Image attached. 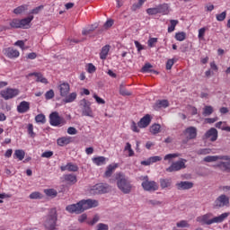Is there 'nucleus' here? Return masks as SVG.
<instances>
[{
	"label": "nucleus",
	"instance_id": "69168bd1",
	"mask_svg": "<svg viewBox=\"0 0 230 230\" xmlns=\"http://www.w3.org/2000/svg\"><path fill=\"white\" fill-rule=\"evenodd\" d=\"M97 230H109V226L103 223H100L97 225Z\"/></svg>",
	"mask_w": 230,
	"mask_h": 230
},
{
	"label": "nucleus",
	"instance_id": "a211bd4d",
	"mask_svg": "<svg viewBox=\"0 0 230 230\" xmlns=\"http://www.w3.org/2000/svg\"><path fill=\"white\" fill-rule=\"evenodd\" d=\"M221 157H226V159H221V161H226V162H221L217 164L218 168L221 170H224L225 172H230V157L228 155H222Z\"/></svg>",
	"mask_w": 230,
	"mask_h": 230
},
{
	"label": "nucleus",
	"instance_id": "de8ad7c7",
	"mask_svg": "<svg viewBox=\"0 0 230 230\" xmlns=\"http://www.w3.org/2000/svg\"><path fill=\"white\" fill-rule=\"evenodd\" d=\"M206 27H202L201 29L199 30V34H198V39L199 40H204V36L206 35Z\"/></svg>",
	"mask_w": 230,
	"mask_h": 230
},
{
	"label": "nucleus",
	"instance_id": "39448f33",
	"mask_svg": "<svg viewBox=\"0 0 230 230\" xmlns=\"http://www.w3.org/2000/svg\"><path fill=\"white\" fill-rule=\"evenodd\" d=\"M58 220L57 210H51L49 214L45 217L44 227L47 230H57Z\"/></svg>",
	"mask_w": 230,
	"mask_h": 230
},
{
	"label": "nucleus",
	"instance_id": "bf43d9fd",
	"mask_svg": "<svg viewBox=\"0 0 230 230\" xmlns=\"http://www.w3.org/2000/svg\"><path fill=\"white\" fill-rule=\"evenodd\" d=\"M28 134L31 137H35V133L33 132V124L28 125Z\"/></svg>",
	"mask_w": 230,
	"mask_h": 230
},
{
	"label": "nucleus",
	"instance_id": "6ab92c4d",
	"mask_svg": "<svg viewBox=\"0 0 230 230\" xmlns=\"http://www.w3.org/2000/svg\"><path fill=\"white\" fill-rule=\"evenodd\" d=\"M61 172H78L79 168L76 164L67 163L66 165L60 166Z\"/></svg>",
	"mask_w": 230,
	"mask_h": 230
},
{
	"label": "nucleus",
	"instance_id": "4be33fe9",
	"mask_svg": "<svg viewBox=\"0 0 230 230\" xmlns=\"http://www.w3.org/2000/svg\"><path fill=\"white\" fill-rule=\"evenodd\" d=\"M167 107H170V102L168 100H158L154 105L155 111H159V109H166Z\"/></svg>",
	"mask_w": 230,
	"mask_h": 230
},
{
	"label": "nucleus",
	"instance_id": "13d9d810",
	"mask_svg": "<svg viewBox=\"0 0 230 230\" xmlns=\"http://www.w3.org/2000/svg\"><path fill=\"white\" fill-rule=\"evenodd\" d=\"M216 121H218V117L216 118H207L205 119V123H208V125H211L213 123H216Z\"/></svg>",
	"mask_w": 230,
	"mask_h": 230
},
{
	"label": "nucleus",
	"instance_id": "58836bf2",
	"mask_svg": "<svg viewBox=\"0 0 230 230\" xmlns=\"http://www.w3.org/2000/svg\"><path fill=\"white\" fill-rule=\"evenodd\" d=\"M174 39L179 42H182L183 40H186V32L184 31L176 32Z\"/></svg>",
	"mask_w": 230,
	"mask_h": 230
},
{
	"label": "nucleus",
	"instance_id": "aec40b11",
	"mask_svg": "<svg viewBox=\"0 0 230 230\" xmlns=\"http://www.w3.org/2000/svg\"><path fill=\"white\" fill-rule=\"evenodd\" d=\"M28 111H30V102L26 101L21 102L17 106V112H19V114H26Z\"/></svg>",
	"mask_w": 230,
	"mask_h": 230
},
{
	"label": "nucleus",
	"instance_id": "37998d69",
	"mask_svg": "<svg viewBox=\"0 0 230 230\" xmlns=\"http://www.w3.org/2000/svg\"><path fill=\"white\" fill-rule=\"evenodd\" d=\"M146 13H147V15H157V13H159V10H158L157 6L152 7V8H147Z\"/></svg>",
	"mask_w": 230,
	"mask_h": 230
},
{
	"label": "nucleus",
	"instance_id": "774afa93",
	"mask_svg": "<svg viewBox=\"0 0 230 230\" xmlns=\"http://www.w3.org/2000/svg\"><path fill=\"white\" fill-rule=\"evenodd\" d=\"M14 46H18L19 48H21V49H24V41L22 40H17L14 43Z\"/></svg>",
	"mask_w": 230,
	"mask_h": 230
},
{
	"label": "nucleus",
	"instance_id": "9d476101",
	"mask_svg": "<svg viewBox=\"0 0 230 230\" xmlns=\"http://www.w3.org/2000/svg\"><path fill=\"white\" fill-rule=\"evenodd\" d=\"M186 163H188V160L181 158L179 161L172 163L171 166L166 169V172H169V173H172V172H179V170L186 168Z\"/></svg>",
	"mask_w": 230,
	"mask_h": 230
},
{
	"label": "nucleus",
	"instance_id": "864d4df0",
	"mask_svg": "<svg viewBox=\"0 0 230 230\" xmlns=\"http://www.w3.org/2000/svg\"><path fill=\"white\" fill-rule=\"evenodd\" d=\"M157 44V38H150L147 41V46L149 48H154Z\"/></svg>",
	"mask_w": 230,
	"mask_h": 230
},
{
	"label": "nucleus",
	"instance_id": "423d86ee",
	"mask_svg": "<svg viewBox=\"0 0 230 230\" xmlns=\"http://www.w3.org/2000/svg\"><path fill=\"white\" fill-rule=\"evenodd\" d=\"M33 21V16H29L27 18L19 20L17 18L13 19L10 22L11 28L14 29H22V30H28V27L30 26V23Z\"/></svg>",
	"mask_w": 230,
	"mask_h": 230
},
{
	"label": "nucleus",
	"instance_id": "473e14b6",
	"mask_svg": "<svg viewBox=\"0 0 230 230\" xmlns=\"http://www.w3.org/2000/svg\"><path fill=\"white\" fill-rule=\"evenodd\" d=\"M26 156V152L22 149H16L13 154V159H18L19 161H22Z\"/></svg>",
	"mask_w": 230,
	"mask_h": 230
},
{
	"label": "nucleus",
	"instance_id": "a878e982",
	"mask_svg": "<svg viewBox=\"0 0 230 230\" xmlns=\"http://www.w3.org/2000/svg\"><path fill=\"white\" fill-rule=\"evenodd\" d=\"M172 178H161L160 179V187L162 190H166V188H172Z\"/></svg>",
	"mask_w": 230,
	"mask_h": 230
},
{
	"label": "nucleus",
	"instance_id": "72a5a7b5",
	"mask_svg": "<svg viewBox=\"0 0 230 230\" xmlns=\"http://www.w3.org/2000/svg\"><path fill=\"white\" fill-rule=\"evenodd\" d=\"M119 94L121 96H132V92L127 90V88H125V84H121L119 85Z\"/></svg>",
	"mask_w": 230,
	"mask_h": 230
},
{
	"label": "nucleus",
	"instance_id": "4468645a",
	"mask_svg": "<svg viewBox=\"0 0 230 230\" xmlns=\"http://www.w3.org/2000/svg\"><path fill=\"white\" fill-rule=\"evenodd\" d=\"M109 191V187L103 185V183H98L90 188V193L92 195H100L102 193H107Z\"/></svg>",
	"mask_w": 230,
	"mask_h": 230
},
{
	"label": "nucleus",
	"instance_id": "680f3d73",
	"mask_svg": "<svg viewBox=\"0 0 230 230\" xmlns=\"http://www.w3.org/2000/svg\"><path fill=\"white\" fill-rule=\"evenodd\" d=\"M67 134H69L70 136H75L76 134H78V130H76L75 128L73 127H69L67 128Z\"/></svg>",
	"mask_w": 230,
	"mask_h": 230
},
{
	"label": "nucleus",
	"instance_id": "a19ab883",
	"mask_svg": "<svg viewBox=\"0 0 230 230\" xmlns=\"http://www.w3.org/2000/svg\"><path fill=\"white\" fill-rule=\"evenodd\" d=\"M35 121L36 123H41V125H44V123H46V115L45 114H38L35 117Z\"/></svg>",
	"mask_w": 230,
	"mask_h": 230
},
{
	"label": "nucleus",
	"instance_id": "49530a36",
	"mask_svg": "<svg viewBox=\"0 0 230 230\" xmlns=\"http://www.w3.org/2000/svg\"><path fill=\"white\" fill-rule=\"evenodd\" d=\"M31 199H42V194L39 191L31 192L29 196Z\"/></svg>",
	"mask_w": 230,
	"mask_h": 230
},
{
	"label": "nucleus",
	"instance_id": "6e6d98bb",
	"mask_svg": "<svg viewBox=\"0 0 230 230\" xmlns=\"http://www.w3.org/2000/svg\"><path fill=\"white\" fill-rule=\"evenodd\" d=\"M41 157H45L46 159L53 157V151H45L44 153L41 154Z\"/></svg>",
	"mask_w": 230,
	"mask_h": 230
},
{
	"label": "nucleus",
	"instance_id": "cd10ccee",
	"mask_svg": "<svg viewBox=\"0 0 230 230\" xmlns=\"http://www.w3.org/2000/svg\"><path fill=\"white\" fill-rule=\"evenodd\" d=\"M73 141V138L71 137H59L57 140V143L58 146H66V145H69Z\"/></svg>",
	"mask_w": 230,
	"mask_h": 230
},
{
	"label": "nucleus",
	"instance_id": "6e6552de",
	"mask_svg": "<svg viewBox=\"0 0 230 230\" xmlns=\"http://www.w3.org/2000/svg\"><path fill=\"white\" fill-rule=\"evenodd\" d=\"M49 118L51 127H64L66 123V119L60 117L58 111L51 112Z\"/></svg>",
	"mask_w": 230,
	"mask_h": 230
},
{
	"label": "nucleus",
	"instance_id": "7c9ffc66",
	"mask_svg": "<svg viewBox=\"0 0 230 230\" xmlns=\"http://www.w3.org/2000/svg\"><path fill=\"white\" fill-rule=\"evenodd\" d=\"M221 159H227V157L222 156V155H208V156H206L203 159V161H205V163H215L216 161H218Z\"/></svg>",
	"mask_w": 230,
	"mask_h": 230
},
{
	"label": "nucleus",
	"instance_id": "bb28decb",
	"mask_svg": "<svg viewBox=\"0 0 230 230\" xmlns=\"http://www.w3.org/2000/svg\"><path fill=\"white\" fill-rule=\"evenodd\" d=\"M64 180L70 186H73V184H76V182H78V180L76 179V175H75V174H65Z\"/></svg>",
	"mask_w": 230,
	"mask_h": 230
},
{
	"label": "nucleus",
	"instance_id": "3c124183",
	"mask_svg": "<svg viewBox=\"0 0 230 230\" xmlns=\"http://www.w3.org/2000/svg\"><path fill=\"white\" fill-rule=\"evenodd\" d=\"M100 221V216L95 215L92 220H88L87 224L89 226H94V224L98 223Z\"/></svg>",
	"mask_w": 230,
	"mask_h": 230
},
{
	"label": "nucleus",
	"instance_id": "4c0bfd02",
	"mask_svg": "<svg viewBox=\"0 0 230 230\" xmlns=\"http://www.w3.org/2000/svg\"><path fill=\"white\" fill-rule=\"evenodd\" d=\"M215 112V110L213 109V106L207 105L203 108V116H211Z\"/></svg>",
	"mask_w": 230,
	"mask_h": 230
},
{
	"label": "nucleus",
	"instance_id": "a18cd8bd",
	"mask_svg": "<svg viewBox=\"0 0 230 230\" xmlns=\"http://www.w3.org/2000/svg\"><path fill=\"white\" fill-rule=\"evenodd\" d=\"M180 155H181L179 153L168 154L164 157V161H172V159H175V157H179Z\"/></svg>",
	"mask_w": 230,
	"mask_h": 230
},
{
	"label": "nucleus",
	"instance_id": "8fccbe9b",
	"mask_svg": "<svg viewBox=\"0 0 230 230\" xmlns=\"http://www.w3.org/2000/svg\"><path fill=\"white\" fill-rule=\"evenodd\" d=\"M87 73L93 75V73H96V66L93 65V63H89L87 66Z\"/></svg>",
	"mask_w": 230,
	"mask_h": 230
},
{
	"label": "nucleus",
	"instance_id": "5701e85b",
	"mask_svg": "<svg viewBox=\"0 0 230 230\" xmlns=\"http://www.w3.org/2000/svg\"><path fill=\"white\" fill-rule=\"evenodd\" d=\"M177 190H191L193 188V182L191 181H180L176 183Z\"/></svg>",
	"mask_w": 230,
	"mask_h": 230
},
{
	"label": "nucleus",
	"instance_id": "f257e3e1",
	"mask_svg": "<svg viewBox=\"0 0 230 230\" xmlns=\"http://www.w3.org/2000/svg\"><path fill=\"white\" fill-rule=\"evenodd\" d=\"M93 208H98V200L96 199H82L75 204H71L66 207V211L68 213H75V215H80L87 209Z\"/></svg>",
	"mask_w": 230,
	"mask_h": 230
},
{
	"label": "nucleus",
	"instance_id": "1a4fd4ad",
	"mask_svg": "<svg viewBox=\"0 0 230 230\" xmlns=\"http://www.w3.org/2000/svg\"><path fill=\"white\" fill-rule=\"evenodd\" d=\"M79 107L82 111V116H87L88 118H93V109L91 108V102L87 99H82L79 102Z\"/></svg>",
	"mask_w": 230,
	"mask_h": 230
},
{
	"label": "nucleus",
	"instance_id": "0eeeda50",
	"mask_svg": "<svg viewBox=\"0 0 230 230\" xmlns=\"http://www.w3.org/2000/svg\"><path fill=\"white\" fill-rule=\"evenodd\" d=\"M142 181V188L145 191H157L159 190V185L155 181H150L148 176H141L140 177Z\"/></svg>",
	"mask_w": 230,
	"mask_h": 230
},
{
	"label": "nucleus",
	"instance_id": "7ed1b4c3",
	"mask_svg": "<svg viewBox=\"0 0 230 230\" xmlns=\"http://www.w3.org/2000/svg\"><path fill=\"white\" fill-rule=\"evenodd\" d=\"M115 181H117V188L124 193V195H128L132 191V181L125 175V173L119 172L115 173Z\"/></svg>",
	"mask_w": 230,
	"mask_h": 230
},
{
	"label": "nucleus",
	"instance_id": "f704fd0d",
	"mask_svg": "<svg viewBox=\"0 0 230 230\" xmlns=\"http://www.w3.org/2000/svg\"><path fill=\"white\" fill-rule=\"evenodd\" d=\"M44 193L47 197H50L51 199H55V197L58 195V192L55 189H45Z\"/></svg>",
	"mask_w": 230,
	"mask_h": 230
},
{
	"label": "nucleus",
	"instance_id": "09e8293b",
	"mask_svg": "<svg viewBox=\"0 0 230 230\" xmlns=\"http://www.w3.org/2000/svg\"><path fill=\"white\" fill-rule=\"evenodd\" d=\"M55 98V91L49 90L45 93V100H53Z\"/></svg>",
	"mask_w": 230,
	"mask_h": 230
},
{
	"label": "nucleus",
	"instance_id": "0e129e2a",
	"mask_svg": "<svg viewBox=\"0 0 230 230\" xmlns=\"http://www.w3.org/2000/svg\"><path fill=\"white\" fill-rule=\"evenodd\" d=\"M173 64H175L173 59H168L167 62H166V69L168 71H170V69H172V67H173Z\"/></svg>",
	"mask_w": 230,
	"mask_h": 230
},
{
	"label": "nucleus",
	"instance_id": "f8f14e48",
	"mask_svg": "<svg viewBox=\"0 0 230 230\" xmlns=\"http://www.w3.org/2000/svg\"><path fill=\"white\" fill-rule=\"evenodd\" d=\"M21 92L19 89H13V88H6L4 90H2L0 92V94L4 100H12V98H15V96H19V93Z\"/></svg>",
	"mask_w": 230,
	"mask_h": 230
},
{
	"label": "nucleus",
	"instance_id": "5fc2aeb1",
	"mask_svg": "<svg viewBox=\"0 0 230 230\" xmlns=\"http://www.w3.org/2000/svg\"><path fill=\"white\" fill-rule=\"evenodd\" d=\"M199 155H208V154H211V149L209 148H204V149H199L198 151Z\"/></svg>",
	"mask_w": 230,
	"mask_h": 230
},
{
	"label": "nucleus",
	"instance_id": "c03bdc74",
	"mask_svg": "<svg viewBox=\"0 0 230 230\" xmlns=\"http://www.w3.org/2000/svg\"><path fill=\"white\" fill-rule=\"evenodd\" d=\"M226 17H227V12L226 11L216 15V19L219 22H222V21H226Z\"/></svg>",
	"mask_w": 230,
	"mask_h": 230
},
{
	"label": "nucleus",
	"instance_id": "b1692460",
	"mask_svg": "<svg viewBox=\"0 0 230 230\" xmlns=\"http://www.w3.org/2000/svg\"><path fill=\"white\" fill-rule=\"evenodd\" d=\"M29 76H35L37 78L36 82H40V84H49L48 79L46 77H44V75H42L41 73L33 72V73L29 74Z\"/></svg>",
	"mask_w": 230,
	"mask_h": 230
},
{
	"label": "nucleus",
	"instance_id": "4d7b16f0",
	"mask_svg": "<svg viewBox=\"0 0 230 230\" xmlns=\"http://www.w3.org/2000/svg\"><path fill=\"white\" fill-rule=\"evenodd\" d=\"M150 69H152V65L150 63H146L143 67H142V73H148L150 72Z\"/></svg>",
	"mask_w": 230,
	"mask_h": 230
},
{
	"label": "nucleus",
	"instance_id": "f03ea898",
	"mask_svg": "<svg viewBox=\"0 0 230 230\" xmlns=\"http://www.w3.org/2000/svg\"><path fill=\"white\" fill-rule=\"evenodd\" d=\"M229 215V212H225L218 217H213V213H207L198 217L196 220L202 226H211V224H222Z\"/></svg>",
	"mask_w": 230,
	"mask_h": 230
},
{
	"label": "nucleus",
	"instance_id": "c85d7f7f",
	"mask_svg": "<svg viewBox=\"0 0 230 230\" xmlns=\"http://www.w3.org/2000/svg\"><path fill=\"white\" fill-rule=\"evenodd\" d=\"M109 51H111V45H105L102 48L100 52V58L101 60H106L109 55Z\"/></svg>",
	"mask_w": 230,
	"mask_h": 230
},
{
	"label": "nucleus",
	"instance_id": "e433bc0d",
	"mask_svg": "<svg viewBox=\"0 0 230 230\" xmlns=\"http://www.w3.org/2000/svg\"><path fill=\"white\" fill-rule=\"evenodd\" d=\"M151 134L155 136V134H159L161 132V125L160 124H153L149 128Z\"/></svg>",
	"mask_w": 230,
	"mask_h": 230
},
{
	"label": "nucleus",
	"instance_id": "412c9836",
	"mask_svg": "<svg viewBox=\"0 0 230 230\" xmlns=\"http://www.w3.org/2000/svg\"><path fill=\"white\" fill-rule=\"evenodd\" d=\"M159 161H163V157L151 156L147 160L142 161L140 164H142V166H150V164H154V163H159Z\"/></svg>",
	"mask_w": 230,
	"mask_h": 230
},
{
	"label": "nucleus",
	"instance_id": "2eb2a0df",
	"mask_svg": "<svg viewBox=\"0 0 230 230\" xmlns=\"http://www.w3.org/2000/svg\"><path fill=\"white\" fill-rule=\"evenodd\" d=\"M204 137L209 139V141L215 142L218 139V130L215 128H211L205 133Z\"/></svg>",
	"mask_w": 230,
	"mask_h": 230
},
{
	"label": "nucleus",
	"instance_id": "338daca9",
	"mask_svg": "<svg viewBox=\"0 0 230 230\" xmlns=\"http://www.w3.org/2000/svg\"><path fill=\"white\" fill-rule=\"evenodd\" d=\"M44 9V5H40L34 9H32L31 13L37 14L40 12V10Z\"/></svg>",
	"mask_w": 230,
	"mask_h": 230
},
{
	"label": "nucleus",
	"instance_id": "9b49d317",
	"mask_svg": "<svg viewBox=\"0 0 230 230\" xmlns=\"http://www.w3.org/2000/svg\"><path fill=\"white\" fill-rule=\"evenodd\" d=\"M186 139L182 140L183 145H186L191 139H197V128L190 126L183 131Z\"/></svg>",
	"mask_w": 230,
	"mask_h": 230
},
{
	"label": "nucleus",
	"instance_id": "ea45409f",
	"mask_svg": "<svg viewBox=\"0 0 230 230\" xmlns=\"http://www.w3.org/2000/svg\"><path fill=\"white\" fill-rule=\"evenodd\" d=\"M179 24V21L177 20H171L170 25L168 27V33H172V31H175V26Z\"/></svg>",
	"mask_w": 230,
	"mask_h": 230
},
{
	"label": "nucleus",
	"instance_id": "393cba45",
	"mask_svg": "<svg viewBox=\"0 0 230 230\" xmlns=\"http://www.w3.org/2000/svg\"><path fill=\"white\" fill-rule=\"evenodd\" d=\"M158 8V13H161V15H168L170 13V6L168 4H161L156 5Z\"/></svg>",
	"mask_w": 230,
	"mask_h": 230
},
{
	"label": "nucleus",
	"instance_id": "20e7f679",
	"mask_svg": "<svg viewBox=\"0 0 230 230\" xmlns=\"http://www.w3.org/2000/svg\"><path fill=\"white\" fill-rule=\"evenodd\" d=\"M58 89L59 91L61 98H64V103H73V102H75L76 98H78V93H76V92L69 93L71 91V85L69 84V83L63 82L59 84Z\"/></svg>",
	"mask_w": 230,
	"mask_h": 230
},
{
	"label": "nucleus",
	"instance_id": "f3484780",
	"mask_svg": "<svg viewBox=\"0 0 230 230\" xmlns=\"http://www.w3.org/2000/svg\"><path fill=\"white\" fill-rule=\"evenodd\" d=\"M152 122V117H150V114H146L140 120L137 122V126L139 128H146L148 125Z\"/></svg>",
	"mask_w": 230,
	"mask_h": 230
},
{
	"label": "nucleus",
	"instance_id": "dca6fc26",
	"mask_svg": "<svg viewBox=\"0 0 230 230\" xmlns=\"http://www.w3.org/2000/svg\"><path fill=\"white\" fill-rule=\"evenodd\" d=\"M4 55H5L7 58H19L21 53L13 48H7L4 49Z\"/></svg>",
	"mask_w": 230,
	"mask_h": 230
},
{
	"label": "nucleus",
	"instance_id": "c756f323",
	"mask_svg": "<svg viewBox=\"0 0 230 230\" xmlns=\"http://www.w3.org/2000/svg\"><path fill=\"white\" fill-rule=\"evenodd\" d=\"M92 161L96 166H103V164H106L107 163V158L105 156H97L93 157Z\"/></svg>",
	"mask_w": 230,
	"mask_h": 230
},
{
	"label": "nucleus",
	"instance_id": "2f4dec72",
	"mask_svg": "<svg viewBox=\"0 0 230 230\" xmlns=\"http://www.w3.org/2000/svg\"><path fill=\"white\" fill-rule=\"evenodd\" d=\"M116 168H118V164L108 165L106 172H104L105 177H111L116 171Z\"/></svg>",
	"mask_w": 230,
	"mask_h": 230
},
{
	"label": "nucleus",
	"instance_id": "e2e57ef3",
	"mask_svg": "<svg viewBox=\"0 0 230 230\" xmlns=\"http://www.w3.org/2000/svg\"><path fill=\"white\" fill-rule=\"evenodd\" d=\"M139 126L136 123V121H132L131 122V130L133 131V132H139V128H138Z\"/></svg>",
	"mask_w": 230,
	"mask_h": 230
},
{
	"label": "nucleus",
	"instance_id": "603ef678",
	"mask_svg": "<svg viewBox=\"0 0 230 230\" xmlns=\"http://www.w3.org/2000/svg\"><path fill=\"white\" fill-rule=\"evenodd\" d=\"M93 98L99 105H105V100L98 96L96 93L93 94Z\"/></svg>",
	"mask_w": 230,
	"mask_h": 230
},
{
	"label": "nucleus",
	"instance_id": "79ce46f5",
	"mask_svg": "<svg viewBox=\"0 0 230 230\" xmlns=\"http://www.w3.org/2000/svg\"><path fill=\"white\" fill-rule=\"evenodd\" d=\"M125 152H128V157H133L134 155V150L132 149V145L130 143H126V146L124 147Z\"/></svg>",
	"mask_w": 230,
	"mask_h": 230
},
{
	"label": "nucleus",
	"instance_id": "052dcab7",
	"mask_svg": "<svg viewBox=\"0 0 230 230\" xmlns=\"http://www.w3.org/2000/svg\"><path fill=\"white\" fill-rule=\"evenodd\" d=\"M177 227H189L188 222L186 220H181L176 224Z\"/></svg>",
	"mask_w": 230,
	"mask_h": 230
},
{
	"label": "nucleus",
	"instance_id": "c9c22d12",
	"mask_svg": "<svg viewBox=\"0 0 230 230\" xmlns=\"http://www.w3.org/2000/svg\"><path fill=\"white\" fill-rule=\"evenodd\" d=\"M26 10H28L27 4L20 5L13 10V13H15V15H21V13H24Z\"/></svg>",
	"mask_w": 230,
	"mask_h": 230
},
{
	"label": "nucleus",
	"instance_id": "ddd939ff",
	"mask_svg": "<svg viewBox=\"0 0 230 230\" xmlns=\"http://www.w3.org/2000/svg\"><path fill=\"white\" fill-rule=\"evenodd\" d=\"M226 206H229V197L225 194L220 195L217 198L214 202V208L216 209H220V208H226Z\"/></svg>",
	"mask_w": 230,
	"mask_h": 230
}]
</instances>
